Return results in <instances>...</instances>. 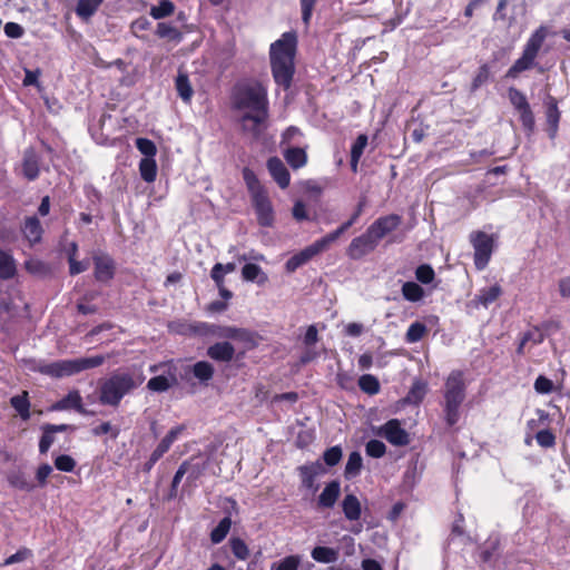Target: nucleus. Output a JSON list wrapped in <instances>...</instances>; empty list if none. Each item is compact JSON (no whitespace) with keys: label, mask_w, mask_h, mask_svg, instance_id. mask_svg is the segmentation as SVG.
Masks as SVG:
<instances>
[{"label":"nucleus","mask_w":570,"mask_h":570,"mask_svg":"<svg viewBox=\"0 0 570 570\" xmlns=\"http://www.w3.org/2000/svg\"><path fill=\"white\" fill-rule=\"evenodd\" d=\"M229 105L238 115L240 131L258 139L266 130L271 115L267 86L254 78L239 80L230 89Z\"/></svg>","instance_id":"1"},{"label":"nucleus","mask_w":570,"mask_h":570,"mask_svg":"<svg viewBox=\"0 0 570 570\" xmlns=\"http://www.w3.org/2000/svg\"><path fill=\"white\" fill-rule=\"evenodd\" d=\"M297 43L296 32L287 31L269 46V67L273 80L285 91L291 89L294 81Z\"/></svg>","instance_id":"2"},{"label":"nucleus","mask_w":570,"mask_h":570,"mask_svg":"<svg viewBox=\"0 0 570 570\" xmlns=\"http://www.w3.org/2000/svg\"><path fill=\"white\" fill-rule=\"evenodd\" d=\"M145 376L139 370L119 371L105 380L99 390V402L102 405L117 407L121 400L139 387Z\"/></svg>","instance_id":"3"},{"label":"nucleus","mask_w":570,"mask_h":570,"mask_svg":"<svg viewBox=\"0 0 570 570\" xmlns=\"http://www.w3.org/2000/svg\"><path fill=\"white\" fill-rule=\"evenodd\" d=\"M242 176L250 196L257 224L262 227H272L275 223V212L266 187L249 167L243 168Z\"/></svg>","instance_id":"4"},{"label":"nucleus","mask_w":570,"mask_h":570,"mask_svg":"<svg viewBox=\"0 0 570 570\" xmlns=\"http://www.w3.org/2000/svg\"><path fill=\"white\" fill-rule=\"evenodd\" d=\"M548 36L549 28L544 24L539 26L523 46L521 56L508 69L505 78L517 79L521 72L533 68H538L539 72H543V68L538 67L537 58Z\"/></svg>","instance_id":"5"},{"label":"nucleus","mask_w":570,"mask_h":570,"mask_svg":"<svg viewBox=\"0 0 570 570\" xmlns=\"http://www.w3.org/2000/svg\"><path fill=\"white\" fill-rule=\"evenodd\" d=\"M465 399V380L463 372L453 371L445 381L444 412L449 425L459 421V409Z\"/></svg>","instance_id":"6"},{"label":"nucleus","mask_w":570,"mask_h":570,"mask_svg":"<svg viewBox=\"0 0 570 570\" xmlns=\"http://www.w3.org/2000/svg\"><path fill=\"white\" fill-rule=\"evenodd\" d=\"M102 358H60L48 364L39 365V371L55 379H62L78 374L85 370L100 366Z\"/></svg>","instance_id":"7"},{"label":"nucleus","mask_w":570,"mask_h":570,"mask_svg":"<svg viewBox=\"0 0 570 570\" xmlns=\"http://www.w3.org/2000/svg\"><path fill=\"white\" fill-rule=\"evenodd\" d=\"M213 336L230 340L235 346V351L237 348L239 350V354L237 356H240V354H245L247 351L254 350L255 347L258 346L259 342L262 341L261 335H258L256 332L252 330L236 326H222L215 324L213 330Z\"/></svg>","instance_id":"8"},{"label":"nucleus","mask_w":570,"mask_h":570,"mask_svg":"<svg viewBox=\"0 0 570 570\" xmlns=\"http://www.w3.org/2000/svg\"><path fill=\"white\" fill-rule=\"evenodd\" d=\"M469 240L474 250V266L478 271H483L488 266L495 248L494 236L482 230H474L470 234Z\"/></svg>","instance_id":"9"},{"label":"nucleus","mask_w":570,"mask_h":570,"mask_svg":"<svg viewBox=\"0 0 570 570\" xmlns=\"http://www.w3.org/2000/svg\"><path fill=\"white\" fill-rule=\"evenodd\" d=\"M167 330L175 335L207 337L213 336L214 324L177 318L168 322Z\"/></svg>","instance_id":"10"},{"label":"nucleus","mask_w":570,"mask_h":570,"mask_svg":"<svg viewBox=\"0 0 570 570\" xmlns=\"http://www.w3.org/2000/svg\"><path fill=\"white\" fill-rule=\"evenodd\" d=\"M508 96L511 105L519 114L524 131L532 134L535 127V119L525 95L521 90L511 87L508 90Z\"/></svg>","instance_id":"11"},{"label":"nucleus","mask_w":570,"mask_h":570,"mask_svg":"<svg viewBox=\"0 0 570 570\" xmlns=\"http://www.w3.org/2000/svg\"><path fill=\"white\" fill-rule=\"evenodd\" d=\"M330 245L331 243L325 236L317 239L313 244L289 257L285 263V271L287 273H294L297 268L308 263L316 255L327 249Z\"/></svg>","instance_id":"12"},{"label":"nucleus","mask_w":570,"mask_h":570,"mask_svg":"<svg viewBox=\"0 0 570 570\" xmlns=\"http://www.w3.org/2000/svg\"><path fill=\"white\" fill-rule=\"evenodd\" d=\"M376 434L396 446H404L410 442L407 432L401 426L400 421L396 419H392L380 426Z\"/></svg>","instance_id":"13"},{"label":"nucleus","mask_w":570,"mask_h":570,"mask_svg":"<svg viewBox=\"0 0 570 570\" xmlns=\"http://www.w3.org/2000/svg\"><path fill=\"white\" fill-rule=\"evenodd\" d=\"M401 224L402 216L397 214H389L379 217L367 227V229L370 230V234H372L377 239V242H380L386 235L397 229Z\"/></svg>","instance_id":"14"},{"label":"nucleus","mask_w":570,"mask_h":570,"mask_svg":"<svg viewBox=\"0 0 570 570\" xmlns=\"http://www.w3.org/2000/svg\"><path fill=\"white\" fill-rule=\"evenodd\" d=\"M379 242L377 239L370 234V230L366 229L364 234H362L358 237H355L347 248V255L352 259H360L363 256L367 255L368 253L373 252Z\"/></svg>","instance_id":"15"},{"label":"nucleus","mask_w":570,"mask_h":570,"mask_svg":"<svg viewBox=\"0 0 570 570\" xmlns=\"http://www.w3.org/2000/svg\"><path fill=\"white\" fill-rule=\"evenodd\" d=\"M94 276L97 282L108 283L116 274V262L108 254H99L92 257Z\"/></svg>","instance_id":"16"},{"label":"nucleus","mask_w":570,"mask_h":570,"mask_svg":"<svg viewBox=\"0 0 570 570\" xmlns=\"http://www.w3.org/2000/svg\"><path fill=\"white\" fill-rule=\"evenodd\" d=\"M266 166L278 187L286 189L291 184V174L281 158L277 156L268 158Z\"/></svg>","instance_id":"17"},{"label":"nucleus","mask_w":570,"mask_h":570,"mask_svg":"<svg viewBox=\"0 0 570 570\" xmlns=\"http://www.w3.org/2000/svg\"><path fill=\"white\" fill-rule=\"evenodd\" d=\"M21 232L30 247H33L42 240L43 228L37 216L26 217L21 226Z\"/></svg>","instance_id":"18"},{"label":"nucleus","mask_w":570,"mask_h":570,"mask_svg":"<svg viewBox=\"0 0 570 570\" xmlns=\"http://www.w3.org/2000/svg\"><path fill=\"white\" fill-rule=\"evenodd\" d=\"M561 114L558 108V101L554 97L549 96L546 108L547 131L551 139H554L559 128Z\"/></svg>","instance_id":"19"},{"label":"nucleus","mask_w":570,"mask_h":570,"mask_svg":"<svg viewBox=\"0 0 570 570\" xmlns=\"http://www.w3.org/2000/svg\"><path fill=\"white\" fill-rule=\"evenodd\" d=\"M544 334L538 327H533L523 333L518 345V353L525 354L531 352V347L542 343Z\"/></svg>","instance_id":"20"},{"label":"nucleus","mask_w":570,"mask_h":570,"mask_svg":"<svg viewBox=\"0 0 570 570\" xmlns=\"http://www.w3.org/2000/svg\"><path fill=\"white\" fill-rule=\"evenodd\" d=\"M75 409L79 413H83V405H82V397L78 391H71L69 392L63 399L56 402L51 406V411H63Z\"/></svg>","instance_id":"21"},{"label":"nucleus","mask_w":570,"mask_h":570,"mask_svg":"<svg viewBox=\"0 0 570 570\" xmlns=\"http://www.w3.org/2000/svg\"><path fill=\"white\" fill-rule=\"evenodd\" d=\"M364 206H365V200L363 199L357 204L355 212L352 214V216L348 220L343 223L335 230L325 235V237L327 238V240L331 244L334 243L343 233H345L350 227H352L356 223V220L360 218V216L363 213Z\"/></svg>","instance_id":"22"},{"label":"nucleus","mask_w":570,"mask_h":570,"mask_svg":"<svg viewBox=\"0 0 570 570\" xmlns=\"http://www.w3.org/2000/svg\"><path fill=\"white\" fill-rule=\"evenodd\" d=\"M364 206H365V200L363 199L357 204L355 212L352 214V216L348 220L343 223L335 230L325 235V237L327 238V240L331 244L334 243L343 233H345L350 227H352L356 223V220L360 218V216L363 213Z\"/></svg>","instance_id":"23"},{"label":"nucleus","mask_w":570,"mask_h":570,"mask_svg":"<svg viewBox=\"0 0 570 570\" xmlns=\"http://www.w3.org/2000/svg\"><path fill=\"white\" fill-rule=\"evenodd\" d=\"M364 206H365V200L363 199L357 204L355 212L352 214V216L348 220L343 223L335 230L325 235V237L327 238V240L331 244L334 243L343 233H345L350 227H352L356 223V220L360 218V216L363 213Z\"/></svg>","instance_id":"24"},{"label":"nucleus","mask_w":570,"mask_h":570,"mask_svg":"<svg viewBox=\"0 0 570 570\" xmlns=\"http://www.w3.org/2000/svg\"><path fill=\"white\" fill-rule=\"evenodd\" d=\"M340 483L330 482L318 497V505L322 508H332L340 497Z\"/></svg>","instance_id":"25"},{"label":"nucleus","mask_w":570,"mask_h":570,"mask_svg":"<svg viewBox=\"0 0 570 570\" xmlns=\"http://www.w3.org/2000/svg\"><path fill=\"white\" fill-rule=\"evenodd\" d=\"M284 158L293 169H299L307 163V154L303 148L291 147L284 153Z\"/></svg>","instance_id":"26"},{"label":"nucleus","mask_w":570,"mask_h":570,"mask_svg":"<svg viewBox=\"0 0 570 570\" xmlns=\"http://www.w3.org/2000/svg\"><path fill=\"white\" fill-rule=\"evenodd\" d=\"M242 277L246 282H257L258 284H264L268 279L262 267L253 263H248L243 266Z\"/></svg>","instance_id":"27"},{"label":"nucleus","mask_w":570,"mask_h":570,"mask_svg":"<svg viewBox=\"0 0 570 570\" xmlns=\"http://www.w3.org/2000/svg\"><path fill=\"white\" fill-rule=\"evenodd\" d=\"M10 404L23 421L30 419V402L27 391H23L19 395L12 396L10 400Z\"/></svg>","instance_id":"28"},{"label":"nucleus","mask_w":570,"mask_h":570,"mask_svg":"<svg viewBox=\"0 0 570 570\" xmlns=\"http://www.w3.org/2000/svg\"><path fill=\"white\" fill-rule=\"evenodd\" d=\"M343 512L346 519L356 521L361 517V503L353 494H347L343 500Z\"/></svg>","instance_id":"29"},{"label":"nucleus","mask_w":570,"mask_h":570,"mask_svg":"<svg viewBox=\"0 0 570 570\" xmlns=\"http://www.w3.org/2000/svg\"><path fill=\"white\" fill-rule=\"evenodd\" d=\"M502 294V288L500 285L494 284L490 287H485L480 289L479 294L476 295V302L488 307L490 304L495 302Z\"/></svg>","instance_id":"30"},{"label":"nucleus","mask_w":570,"mask_h":570,"mask_svg":"<svg viewBox=\"0 0 570 570\" xmlns=\"http://www.w3.org/2000/svg\"><path fill=\"white\" fill-rule=\"evenodd\" d=\"M104 0H78L76 14L81 19H89L99 9Z\"/></svg>","instance_id":"31"},{"label":"nucleus","mask_w":570,"mask_h":570,"mask_svg":"<svg viewBox=\"0 0 570 570\" xmlns=\"http://www.w3.org/2000/svg\"><path fill=\"white\" fill-rule=\"evenodd\" d=\"M311 556L317 562L333 563L338 559V550L328 547H315Z\"/></svg>","instance_id":"32"},{"label":"nucleus","mask_w":570,"mask_h":570,"mask_svg":"<svg viewBox=\"0 0 570 570\" xmlns=\"http://www.w3.org/2000/svg\"><path fill=\"white\" fill-rule=\"evenodd\" d=\"M176 90L178 96L183 99L185 102H190L194 90L190 85L188 75L186 73H178L176 81H175Z\"/></svg>","instance_id":"33"},{"label":"nucleus","mask_w":570,"mask_h":570,"mask_svg":"<svg viewBox=\"0 0 570 570\" xmlns=\"http://www.w3.org/2000/svg\"><path fill=\"white\" fill-rule=\"evenodd\" d=\"M139 173L144 181L154 183L157 177V164L155 158H142L139 163Z\"/></svg>","instance_id":"34"},{"label":"nucleus","mask_w":570,"mask_h":570,"mask_svg":"<svg viewBox=\"0 0 570 570\" xmlns=\"http://www.w3.org/2000/svg\"><path fill=\"white\" fill-rule=\"evenodd\" d=\"M17 272L13 257L0 249V278L9 279L14 276Z\"/></svg>","instance_id":"35"},{"label":"nucleus","mask_w":570,"mask_h":570,"mask_svg":"<svg viewBox=\"0 0 570 570\" xmlns=\"http://www.w3.org/2000/svg\"><path fill=\"white\" fill-rule=\"evenodd\" d=\"M428 391L426 383L423 381H415L410 389L407 395L404 399L405 403L409 404H419L424 399Z\"/></svg>","instance_id":"36"},{"label":"nucleus","mask_w":570,"mask_h":570,"mask_svg":"<svg viewBox=\"0 0 570 570\" xmlns=\"http://www.w3.org/2000/svg\"><path fill=\"white\" fill-rule=\"evenodd\" d=\"M181 464H187V480L193 482L197 480L206 470V462L199 458H193L188 461L183 462Z\"/></svg>","instance_id":"37"},{"label":"nucleus","mask_w":570,"mask_h":570,"mask_svg":"<svg viewBox=\"0 0 570 570\" xmlns=\"http://www.w3.org/2000/svg\"><path fill=\"white\" fill-rule=\"evenodd\" d=\"M403 297L412 303L419 302L424 296V289L415 282H405L402 286Z\"/></svg>","instance_id":"38"},{"label":"nucleus","mask_w":570,"mask_h":570,"mask_svg":"<svg viewBox=\"0 0 570 570\" xmlns=\"http://www.w3.org/2000/svg\"><path fill=\"white\" fill-rule=\"evenodd\" d=\"M176 383V377L165 376V375H158L148 381V389L155 392H164L167 391L170 386H173Z\"/></svg>","instance_id":"39"},{"label":"nucleus","mask_w":570,"mask_h":570,"mask_svg":"<svg viewBox=\"0 0 570 570\" xmlns=\"http://www.w3.org/2000/svg\"><path fill=\"white\" fill-rule=\"evenodd\" d=\"M232 527V520L229 517L222 519L216 528L210 532V540L213 543H220L228 534Z\"/></svg>","instance_id":"40"},{"label":"nucleus","mask_w":570,"mask_h":570,"mask_svg":"<svg viewBox=\"0 0 570 570\" xmlns=\"http://www.w3.org/2000/svg\"><path fill=\"white\" fill-rule=\"evenodd\" d=\"M362 456L360 452L354 451L348 455L346 465H345V476L347 479L354 478L360 474L362 469Z\"/></svg>","instance_id":"41"},{"label":"nucleus","mask_w":570,"mask_h":570,"mask_svg":"<svg viewBox=\"0 0 570 570\" xmlns=\"http://www.w3.org/2000/svg\"><path fill=\"white\" fill-rule=\"evenodd\" d=\"M207 356H235V346L232 342H218L209 346Z\"/></svg>","instance_id":"42"},{"label":"nucleus","mask_w":570,"mask_h":570,"mask_svg":"<svg viewBox=\"0 0 570 570\" xmlns=\"http://www.w3.org/2000/svg\"><path fill=\"white\" fill-rule=\"evenodd\" d=\"M491 69L488 63H483L478 68L475 76L472 79L470 90L472 92L480 89L484 83L490 80Z\"/></svg>","instance_id":"43"},{"label":"nucleus","mask_w":570,"mask_h":570,"mask_svg":"<svg viewBox=\"0 0 570 570\" xmlns=\"http://www.w3.org/2000/svg\"><path fill=\"white\" fill-rule=\"evenodd\" d=\"M175 6L170 0H161L158 6H154L150 9V16L154 19H163L174 13Z\"/></svg>","instance_id":"44"},{"label":"nucleus","mask_w":570,"mask_h":570,"mask_svg":"<svg viewBox=\"0 0 570 570\" xmlns=\"http://www.w3.org/2000/svg\"><path fill=\"white\" fill-rule=\"evenodd\" d=\"M8 482L17 488V489H20V490H23V491H31L35 489V485L31 484L23 472L21 471H12L9 475H8Z\"/></svg>","instance_id":"45"},{"label":"nucleus","mask_w":570,"mask_h":570,"mask_svg":"<svg viewBox=\"0 0 570 570\" xmlns=\"http://www.w3.org/2000/svg\"><path fill=\"white\" fill-rule=\"evenodd\" d=\"M229 546L233 554L238 560H246L249 557L248 546L243 539L233 537L229 540Z\"/></svg>","instance_id":"46"},{"label":"nucleus","mask_w":570,"mask_h":570,"mask_svg":"<svg viewBox=\"0 0 570 570\" xmlns=\"http://www.w3.org/2000/svg\"><path fill=\"white\" fill-rule=\"evenodd\" d=\"M358 385L363 392L370 395H374L380 391V383L377 379L370 374L362 375L358 379Z\"/></svg>","instance_id":"47"},{"label":"nucleus","mask_w":570,"mask_h":570,"mask_svg":"<svg viewBox=\"0 0 570 570\" xmlns=\"http://www.w3.org/2000/svg\"><path fill=\"white\" fill-rule=\"evenodd\" d=\"M156 35L161 39L178 40L180 39L179 30L170 23L158 22Z\"/></svg>","instance_id":"48"},{"label":"nucleus","mask_w":570,"mask_h":570,"mask_svg":"<svg viewBox=\"0 0 570 570\" xmlns=\"http://www.w3.org/2000/svg\"><path fill=\"white\" fill-rule=\"evenodd\" d=\"M509 4V0H499L495 11L493 13L494 21H503L507 22L509 27L513 26L515 22V18L513 16H507V7Z\"/></svg>","instance_id":"49"},{"label":"nucleus","mask_w":570,"mask_h":570,"mask_svg":"<svg viewBox=\"0 0 570 570\" xmlns=\"http://www.w3.org/2000/svg\"><path fill=\"white\" fill-rule=\"evenodd\" d=\"M301 564L299 556H288L271 566V570H297Z\"/></svg>","instance_id":"50"},{"label":"nucleus","mask_w":570,"mask_h":570,"mask_svg":"<svg viewBox=\"0 0 570 570\" xmlns=\"http://www.w3.org/2000/svg\"><path fill=\"white\" fill-rule=\"evenodd\" d=\"M136 148L145 156V158H154L157 154L155 142L148 138H137L135 141Z\"/></svg>","instance_id":"51"},{"label":"nucleus","mask_w":570,"mask_h":570,"mask_svg":"<svg viewBox=\"0 0 570 570\" xmlns=\"http://www.w3.org/2000/svg\"><path fill=\"white\" fill-rule=\"evenodd\" d=\"M193 372L199 381L207 382L212 379L214 368L208 362L200 361L194 365Z\"/></svg>","instance_id":"52"},{"label":"nucleus","mask_w":570,"mask_h":570,"mask_svg":"<svg viewBox=\"0 0 570 570\" xmlns=\"http://www.w3.org/2000/svg\"><path fill=\"white\" fill-rule=\"evenodd\" d=\"M415 277L422 284H430L435 277V272L429 264H422L415 269Z\"/></svg>","instance_id":"53"},{"label":"nucleus","mask_w":570,"mask_h":570,"mask_svg":"<svg viewBox=\"0 0 570 570\" xmlns=\"http://www.w3.org/2000/svg\"><path fill=\"white\" fill-rule=\"evenodd\" d=\"M425 333H426L425 325L421 322H414L407 328L406 340L410 343L417 342L424 336Z\"/></svg>","instance_id":"54"},{"label":"nucleus","mask_w":570,"mask_h":570,"mask_svg":"<svg viewBox=\"0 0 570 570\" xmlns=\"http://www.w3.org/2000/svg\"><path fill=\"white\" fill-rule=\"evenodd\" d=\"M91 432L96 436L110 434L112 439H117L120 433V429L118 426L111 425L110 422H102L101 424L94 426Z\"/></svg>","instance_id":"55"},{"label":"nucleus","mask_w":570,"mask_h":570,"mask_svg":"<svg viewBox=\"0 0 570 570\" xmlns=\"http://www.w3.org/2000/svg\"><path fill=\"white\" fill-rule=\"evenodd\" d=\"M22 173L28 180H35L38 178L40 170L37 160L31 158L24 159L22 164Z\"/></svg>","instance_id":"56"},{"label":"nucleus","mask_w":570,"mask_h":570,"mask_svg":"<svg viewBox=\"0 0 570 570\" xmlns=\"http://www.w3.org/2000/svg\"><path fill=\"white\" fill-rule=\"evenodd\" d=\"M366 454L372 458H382L386 452V446L382 441L371 440L365 446Z\"/></svg>","instance_id":"57"},{"label":"nucleus","mask_w":570,"mask_h":570,"mask_svg":"<svg viewBox=\"0 0 570 570\" xmlns=\"http://www.w3.org/2000/svg\"><path fill=\"white\" fill-rule=\"evenodd\" d=\"M32 557V551L28 548H21L16 553L8 557L3 566H10L19 562H23Z\"/></svg>","instance_id":"58"},{"label":"nucleus","mask_w":570,"mask_h":570,"mask_svg":"<svg viewBox=\"0 0 570 570\" xmlns=\"http://www.w3.org/2000/svg\"><path fill=\"white\" fill-rule=\"evenodd\" d=\"M41 429L43 433L39 442V451L43 454L48 452L55 442V433H52L50 429H47L46 424Z\"/></svg>","instance_id":"59"},{"label":"nucleus","mask_w":570,"mask_h":570,"mask_svg":"<svg viewBox=\"0 0 570 570\" xmlns=\"http://www.w3.org/2000/svg\"><path fill=\"white\" fill-rule=\"evenodd\" d=\"M323 459L328 466L336 465L342 459V449L337 445L327 449L323 454Z\"/></svg>","instance_id":"60"},{"label":"nucleus","mask_w":570,"mask_h":570,"mask_svg":"<svg viewBox=\"0 0 570 570\" xmlns=\"http://www.w3.org/2000/svg\"><path fill=\"white\" fill-rule=\"evenodd\" d=\"M55 466L63 472H71L76 466V461L67 454H61L56 458Z\"/></svg>","instance_id":"61"},{"label":"nucleus","mask_w":570,"mask_h":570,"mask_svg":"<svg viewBox=\"0 0 570 570\" xmlns=\"http://www.w3.org/2000/svg\"><path fill=\"white\" fill-rule=\"evenodd\" d=\"M367 140L368 139L365 134L358 135L352 145L351 157L361 158L364 153V149L367 146Z\"/></svg>","instance_id":"62"},{"label":"nucleus","mask_w":570,"mask_h":570,"mask_svg":"<svg viewBox=\"0 0 570 570\" xmlns=\"http://www.w3.org/2000/svg\"><path fill=\"white\" fill-rule=\"evenodd\" d=\"M317 0H299L301 10H302V20L308 26L311 22V18L313 14V10L315 8Z\"/></svg>","instance_id":"63"},{"label":"nucleus","mask_w":570,"mask_h":570,"mask_svg":"<svg viewBox=\"0 0 570 570\" xmlns=\"http://www.w3.org/2000/svg\"><path fill=\"white\" fill-rule=\"evenodd\" d=\"M535 440L542 448H552L556 444V438L549 430H541L537 433Z\"/></svg>","instance_id":"64"}]
</instances>
